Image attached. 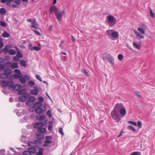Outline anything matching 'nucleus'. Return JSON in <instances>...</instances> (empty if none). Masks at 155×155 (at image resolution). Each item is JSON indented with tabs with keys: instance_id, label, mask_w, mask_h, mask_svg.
I'll return each mask as SVG.
<instances>
[{
	"instance_id": "obj_1",
	"label": "nucleus",
	"mask_w": 155,
	"mask_h": 155,
	"mask_svg": "<svg viewBox=\"0 0 155 155\" xmlns=\"http://www.w3.org/2000/svg\"><path fill=\"white\" fill-rule=\"evenodd\" d=\"M36 119L41 121L40 123H36L34 124L33 125L34 127L36 129H39L42 127L43 125L47 123V121L45 120V117H36Z\"/></svg>"
},
{
	"instance_id": "obj_2",
	"label": "nucleus",
	"mask_w": 155,
	"mask_h": 155,
	"mask_svg": "<svg viewBox=\"0 0 155 155\" xmlns=\"http://www.w3.org/2000/svg\"><path fill=\"white\" fill-rule=\"evenodd\" d=\"M124 107V106L122 103H117L114 106V109L111 112V116L118 115L120 110L122 108Z\"/></svg>"
},
{
	"instance_id": "obj_3",
	"label": "nucleus",
	"mask_w": 155,
	"mask_h": 155,
	"mask_svg": "<svg viewBox=\"0 0 155 155\" xmlns=\"http://www.w3.org/2000/svg\"><path fill=\"white\" fill-rule=\"evenodd\" d=\"M108 21L107 23L110 27H112L116 23V18L113 16L110 15L107 17Z\"/></svg>"
},
{
	"instance_id": "obj_4",
	"label": "nucleus",
	"mask_w": 155,
	"mask_h": 155,
	"mask_svg": "<svg viewBox=\"0 0 155 155\" xmlns=\"http://www.w3.org/2000/svg\"><path fill=\"white\" fill-rule=\"evenodd\" d=\"M65 14V12L64 10L62 11L54 13V15L56 16L57 20L58 21L61 20L62 16L64 15Z\"/></svg>"
},
{
	"instance_id": "obj_5",
	"label": "nucleus",
	"mask_w": 155,
	"mask_h": 155,
	"mask_svg": "<svg viewBox=\"0 0 155 155\" xmlns=\"http://www.w3.org/2000/svg\"><path fill=\"white\" fill-rule=\"evenodd\" d=\"M36 98L34 96H31L28 98V100L26 102V104L28 106H30L32 105L33 103L35 101Z\"/></svg>"
},
{
	"instance_id": "obj_6",
	"label": "nucleus",
	"mask_w": 155,
	"mask_h": 155,
	"mask_svg": "<svg viewBox=\"0 0 155 155\" xmlns=\"http://www.w3.org/2000/svg\"><path fill=\"white\" fill-rule=\"evenodd\" d=\"M105 58L110 64H112L113 66L114 65V59L111 55L108 54L106 55Z\"/></svg>"
},
{
	"instance_id": "obj_7",
	"label": "nucleus",
	"mask_w": 155,
	"mask_h": 155,
	"mask_svg": "<svg viewBox=\"0 0 155 155\" xmlns=\"http://www.w3.org/2000/svg\"><path fill=\"white\" fill-rule=\"evenodd\" d=\"M127 111L125 107L122 108L120 109L119 112V114L118 115H114L113 116H120V115H121L122 116H124L126 114Z\"/></svg>"
},
{
	"instance_id": "obj_8",
	"label": "nucleus",
	"mask_w": 155,
	"mask_h": 155,
	"mask_svg": "<svg viewBox=\"0 0 155 155\" xmlns=\"http://www.w3.org/2000/svg\"><path fill=\"white\" fill-rule=\"evenodd\" d=\"M34 89H31L30 90V94L31 95H37L38 94L39 89L38 87L35 86L34 87Z\"/></svg>"
},
{
	"instance_id": "obj_9",
	"label": "nucleus",
	"mask_w": 155,
	"mask_h": 155,
	"mask_svg": "<svg viewBox=\"0 0 155 155\" xmlns=\"http://www.w3.org/2000/svg\"><path fill=\"white\" fill-rule=\"evenodd\" d=\"M57 7L56 5H53L50 7L49 10V13L50 14H51L52 13L54 12V13H56L58 12Z\"/></svg>"
},
{
	"instance_id": "obj_10",
	"label": "nucleus",
	"mask_w": 155,
	"mask_h": 155,
	"mask_svg": "<svg viewBox=\"0 0 155 155\" xmlns=\"http://www.w3.org/2000/svg\"><path fill=\"white\" fill-rule=\"evenodd\" d=\"M27 95H21L18 97V100L20 102L25 101L27 100L28 98V96H29V94H26Z\"/></svg>"
},
{
	"instance_id": "obj_11",
	"label": "nucleus",
	"mask_w": 155,
	"mask_h": 155,
	"mask_svg": "<svg viewBox=\"0 0 155 155\" xmlns=\"http://www.w3.org/2000/svg\"><path fill=\"white\" fill-rule=\"evenodd\" d=\"M119 35L118 32L114 30L111 39L113 40H115L119 37Z\"/></svg>"
},
{
	"instance_id": "obj_12",
	"label": "nucleus",
	"mask_w": 155,
	"mask_h": 155,
	"mask_svg": "<svg viewBox=\"0 0 155 155\" xmlns=\"http://www.w3.org/2000/svg\"><path fill=\"white\" fill-rule=\"evenodd\" d=\"M11 46L9 45H6L5 47L2 49H0V54H1L2 52L5 54L7 53L9 51H8V48H10Z\"/></svg>"
},
{
	"instance_id": "obj_13",
	"label": "nucleus",
	"mask_w": 155,
	"mask_h": 155,
	"mask_svg": "<svg viewBox=\"0 0 155 155\" xmlns=\"http://www.w3.org/2000/svg\"><path fill=\"white\" fill-rule=\"evenodd\" d=\"M113 30L108 29L105 32V35L107 36L108 37L111 39L113 33Z\"/></svg>"
},
{
	"instance_id": "obj_14",
	"label": "nucleus",
	"mask_w": 155,
	"mask_h": 155,
	"mask_svg": "<svg viewBox=\"0 0 155 155\" xmlns=\"http://www.w3.org/2000/svg\"><path fill=\"white\" fill-rule=\"evenodd\" d=\"M28 76L27 75H25L24 77L21 76L19 79V80L20 82L23 84H24L26 82V78H28Z\"/></svg>"
},
{
	"instance_id": "obj_15",
	"label": "nucleus",
	"mask_w": 155,
	"mask_h": 155,
	"mask_svg": "<svg viewBox=\"0 0 155 155\" xmlns=\"http://www.w3.org/2000/svg\"><path fill=\"white\" fill-rule=\"evenodd\" d=\"M8 86L9 89L13 90V89L14 88V86H15L14 82L12 81H9V84H8Z\"/></svg>"
},
{
	"instance_id": "obj_16",
	"label": "nucleus",
	"mask_w": 155,
	"mask_h": 155,
	"mask_svg": "<svg viewBox=\"0 0 155 155\" xmlns=\"http://www.w3.org/2000/svg\"><path fill=\"white\" fill-rule=\"evenodd\" d=\"M31 24L32 25H31V28H32L35 29H38L37 27L38 26H39V25L38 23H37L35 21H34L32 22Z\"/></svg>"
},
{
	"instance_id": "obj_17",
	"label": "nucleus",
	"mask_w": 155,
	"mask_h": 155,
	"mask_svg": "<svg viewBox=\"0 0 155 155\" xmlns=\"http://www.w3.org/2000/svg\"><path fill=\"white\" fill-rule=\"evenodd\" d=\"M9 81L7 80H2L1 82V85L3 87H5L8 86L9 84Z\"/></svg>"
},
{
	"instance_id": "obj_18",
	"label": "nucleus",
	"mask_w": 155,
	"mask_h": 155,
	"mask_svg": "<svg viewBox=\"0 0 155 155\" xmlns=\"http://www.w3.org/2000/svg\"><path fill=\"white\" fill-rule=\"evenodd\" d=\"M18 94L19 95H25L27 94V91L25 89H22L18 91Z\"/></svg>"
},
{
	"instance_id": "obj_19",
	"label": "nucleus",
	"mask_w": 155,
	"mask_h": 155,
	"mask_svg": "<svg viewBox=\"0 0 155 155\" xmlns=\"http://www.w3.org/2000/svg\"><path fill=\"white\" fill-rule=\"evenodd\" d=\"M16 50L17 51V54L16 55L19 58L23 57V55L20 52V50H19L17 47H15Z\"/></svg>"
},
{
	"instance_id": "obj_20",
	"label": "nucleus",
	"mask_w": 155,
	"mask_h": 155,
	"mask_svg": "<svg viewBox=\"0 0 155 155\" xmlns=\"http://www.w3.org/2000/svg\"><path fill=\"white\" fill-rule=\"evenodd\" d=\"M42 106V104L40 102H36L33 107L34 108H36L38 107H41Z\"/></svg>"
},
{
	"instance_id": "obj_21",
	"label": "nucleus",
	"mask_w": 155,
	"mask_h": 155,
	"mask_svg": "<svg viewBox=\"0 0 155 155\" xmlns=\"http://www.w3.org/2000/svg\"><path fill=\"white\" fill-rule=\"evenodd\" d=\"M12 70L10 69H6L4 70V72L7 76H8V75L12 73Z\"/></svg>"
},
{
	"instance_id": "obj_22",
	"label": "nucleus",
	"mask_w": 155,
	"mask_h": 155,
	"mask_svg": "<svg viewBox=\"0 0 155 155\" xmlns=\"http://www.w3.org/2000/svg\"><path fill=\"white\" fill-rule=\"evenodd\" d=\"M133 44L135 48L139 50L140 49L141 44L140 43L134 41Z\"/></svg>"
},
{
	"instance_id": "obj_23",
	"label": "nucleus",
	"mask_w": 155,
	"mask_h": 155,
	"mask_svg": "<svg viewBox=\"0 0 155 155\" xmlns=\"http://www.w3.org/2000/svg\"><path fill=\"white\" fill-rule=\"evenodd\" d=\"M43 110L41 107L35 108V112L36 113L40 114L43 112Z\"/></svg>"
},
{
	"instance_id": "obj_24",
	"label": "nucleus",
	"mask_w": 155,
	"mask_h": 155,
	"mask_svg": "<svg viewBox=\"0 0 155 155\" xmlns=\"http://www.w3.org/2000/svg\"><path fill=\"white\" fill-rule=\"evenodd\" d=\"M21 88V86L18 84H15V85L14 86V88L13 89V90L15 91H18V90L20 89Z\"/></svg>"
},
{
	"instance_id": "obj_25",
	"label": "nucleus",
	"mask_w": 155,
	"mask_h": 155,
	"mask_svg": "<svg viewBox=\"0 0 155 155\" xmlns=\"http://www.w3.org/2000/svg\"><path fill=\"white\" fill-rule=\"evenodd\" d=\"M52 144V141H45L44 143L43 144V146L47 147L51 146Z\"/></svg>"
},
{
	"instance_id": "obj_26",
	"label": "nucleus",
	"mask_w": 155,
	"mask_h": 155,
	"mask_svg": "<svg viewBox=\"0 0 155 155\" xmlns=\"http://www.w3.org/2000/svg\"><path fill=\"white\" fill-rule=\"evenodd\" d=\"M28 150L31 153V154L32 153H35L36 152V150L35 148L30 147L28 148Z\"/></svg>"
},
{
	"instance_id": "obj_27",
	"label": "nucleus",
	"mask_w": 155,
	"mask_h": 155,
	"mask_svg": "<svg viewBox=\"0 0 155 155\" xmlns=\"http://www.w3.org/2000/svg\"><path fill=\"white\" fill-rule=\"evenodd\" d=\"M9 59V56H6V58H0V64L3 63L5 62V60H8Z\"/></svg>"
},
{
	"instance_id": "obj_28",
	"label": "nucleus",
	"mask_w": 155,
	"mask_h": 155,
	"mask_svg": "<svg viewBox=\"0 0 155 155\" xmlns=\"http://www.w3.org/2000/svg\"><path fill=\"white\" fill-rule=\"evenodd\" d=\"M38 132L39 133L44 134L46 132V130L45 128H42V127L38 129Z\"/></svg>"
},
{
	"instance_id": "obj_29",
	"label": "nucleus",
	"mask_w": 155,
	"mask_h": 155,
	"mask_svg": "<svg viewBox=\"0 0 155 155\" xmlns=\"http://www.w3.org/2000/svg\"><path fill=\"white\" fill-rule=\"evenodd\" d=\"M2 35V36L4 38H8L10 36L9 34L6 31H5L3 32Z\"/></svg>"
},
{
	"instance_id": "obj_30",
	"label": "nucleus",
	"mask_w": 155,
	"mask_h": 155,
	"mask_svg": "<svg viewBox=\"0 0 155 155\" xmlns=\"http://www.w3.org/2000/svg\"><path fill=\"white\" fill-rule=\"evenodd\" d=\"M18 67V65L17 63L11 64V68L12 69L17 68Z\"/></svg>"
},
{
	"instance_id": "obj_31",
	"label": "nucleus",
	"mask_w": 155,
	"mask_h": 155,
	"mask_svg": "<svg viewBox=\"0 0 155 155\" xmlns=\"http://www.w3.org/2000/svg\"><path fill=\"white\" fill-rule=\"evenodd\" d=\"M44 135L41 134H38L37 135V138L39 140H42L44 139Z\"/></svg>"
},
{
	"instance_id": "obj_32",
	"label": "nucleus",
	"mask_w": 155,
	"mask_h": 155,
	"mask_svg": "<svg viewBox=\"0 0 155 155\" xmlns=\"http://www.w3.org/2000/svg\"><path fill=\"white\" fill-rule=\"evenodd\" d=\"M135 33L136 34V35L137 36V37H139L140 38V39H143L144 38V36L143 35H141L137 31H135Z\"/></svg>"
},
{
	"instance_id": "obj_33",
	"label": "nucleus",
	"mask_w": 155,
	"mask_h": 155,
	"mask_svg": "<svg viewBox=\"0 0 155 155\" xmlns=\"http://www.w3.org/2000/svg\"><path fill=\"white\" fill-rule=\"evenodd\" d=\"M44 151L43 149L42 148H40L38 151L36 153V155H42Z\"/></svg>"
},
{
	"instance_id": "obj_34",
	"label": "nucleus",
	"mask_w": 155,
	"mask_h": 155,
	"mask_svg": "<svg viewBox=\"0 0 155 155\" xmlns=\"http://www.w3.org/2000/svg\"><path fill=\"white\" fill-rule=\"evenodd\" d=\"M9 54L11 55H14L16 53V52L15 50L11 49L9 50L8 51Z\"/></svg>"
},
{
	"instance_id": "obj_35",
	"label": "nucleus",
	"mask_w": 155,
	"mask_h": 155,
	"mask_svg": "<svg viewBox=\"0 0 155 155\" xmlns=\"http://www.w3.org/2000/svg\"><path fill=\"white\" fill-rule=\"evenodd\" d=\"M20 64L24 67H25L26 66V61H25L22 60L20 61Z\"/></svg>"
},
{
	"instance_id": "obj_36",
	"label": "nucleus",
	"mask_w": 155,
	"mask_h": 155,
	"mask_svg": "<svg viewBox=\"0 0 155 155\" xmlns=\"http://www.w3.org/2000/svg\"><path fill=\"white\" fill-rule=\"evenodd\" d=\"M8 77V76H7L4 73H2L0 74V78L2 79H5L7 78Z\"/></svg>"
},
{
	"instance_id": "obj_37",
	"label": "nucleus",
	"mask_w": 155,
	"mask_h": 155,
	"mask_svg": "<svg viewBox=\"0 0 155 155\" xmlns=\"http://www.w3.org/2000/svg\"><path fill=\"white\" fill-rule=\"evenodd\" d=\"M46 141H52V137L51 136H46L45 137Z\"/></svg>"
},
{
	"instance_id": "obj_38",
	"label": "nucleus",
	"mask_w": 155,
	"mask_h": 155,
	"mask_svg": "<svg viewBox=\"0 0 155 155\" xmlns=\"http://www.w3.org/2000/svg\"><path fill=\"white\" fill-rule=\"evenodd\" d=\"M6 12L5 8H2L0 9V13L2 15H3L6 13Z\"/></svg>"
},
{
	"instance_id": "obj_39",
	"label": "nucleus",
	"mask_w": 155,
	"mask_h": 155,
	"mask_svg": "<svg viewBox=\"0 0 155 155\" xmlns=\"http://www.w3.org/2000/svg\"><path fill=\"white\" fill-rule=\"evenodd\" d=\"M81 72L87 75V76H89L90 75L88 73L86 70L85 69H83L81 70Z\"/></svg>"
},
{
	"instance_id": "obj_40",
	"label": "nucleus",
	"mask_w": 155,
	"mask_h": 155,
	"mask_svg": "<svg viewBox=\"0 0 155 155\" xmlns=\"http://www.w3.org/2000/svg\"><path fill=\"white\" fill-rule=\"evenodd\" d=\"M22 76V74H15L14 75L13 77L15 79H19V78Z\"/></svg>"
},
{
	"instance_id": "obj_41",
	"label": "nucleus",
	"mask_w": 155,
	"mask_h": 155,
	"mask_svg": "<svg viewBox=\"0 0 155 155\" xmlns=\"http://www.w3.org/2000/svg\"><path fill=\"white\" fill-rule=\"evenodd\" d=\"M4 65H5V67L6 68H9L10 67H11V64L10 62H5Z\"/></svg>"
},
{
	"instance_id": "obj_42",
	"label": "nucleus",
	"mask_w": 155,
	"mask_h": 155,
	"mask_svg": "<svg viewBox=\"0 0 155 155\" xmlns=\"http://www.w3.org/2000/svg\"><path fill=\"white\" fill-rule=\"evenodd\" d=\"M140 28H142L144 30H146L147 29V27L145 24H141Z\"/></svg>"
},
{
	"instance_id": "obj_43",
	"label": "nucleus",
	"mask_w": 155,
	"mask_h": 155,
	"mask_svg": "<svg viewBox=\"0 0 155 155\" xmlns=\"http://www.w3.org/2000/svg\"><path fill=\"white\" fill-rule=\"evenodd\" d=\"M138 31L141 34H145L146 30H144L142 28H137Z\"/></svg>"
},
{
	"instance_id": "obj_44",
	"label": "nucleus",
	"mask_w": 155,
	"mask_h": 155,
	"mask_svg": "<svg viewBox=\"0 0 155 155\" xmlns=\"http://www.w3.org/2000/svg\"><path fill=\"white\" fill-rule=\"evenodd\" d=\"M33 50L39 51L41 49V48L40 47L33 46Z\"/></svg>"
},
{
	"instance_id": "obj_45",
	"label": "nucleus",
	"mask_w": 155,
	"mask_h": 155,
	"mask_svg": "<svg viewBox=\"0 0 155 155\" xmlns=\"http://www.w3.org/2000/svg\"><path fill=\"white\" fill-rule=\"evenodd\" d=\"M23 155H31V153H30L28 150L23 151Z\"/></svg>"
},
{
	"instance_id": "obj_46",
	"label": "nucleus",
	"mask_w": 155,
	"mask_h": 155,
	"mask_svg": "<svg viewBox=\"0 0 155 155\" xmlns=\"http://www.w3.org/2000/svg\"><path fill=\"white\" fill-rule=\"evenodd\" d=\"M35 84V82L32 81H29L28 83V85L30 86L31 87H32Z\"/></svg>"
},
{
	"instance_id": "obj_47",
	"label": "nucleus",
	"mask_w": 155,
	"mask_h": 155,
	"mask_svg": "<svg viewBox=\"0 0 155 155\" xmlns=\"http://www.w3.org/2000/svg\"><path fill=\"white\" fill-rule=\"evenodd\" d=\"M14 72L16 74H22L20 70L15 69L14 70Z\"/></svg>"
},
{
	"instance_id": "obj_48",
	"label": "nucleus",
	"mask_w": 155,
	"mask_h": 155,
	"mask_svg": "<svg viewBox=\"0 0 155 155\" xmlns=\"http://www.w3.org/2000/svg\"><path fill=\"white\" fill-rule=\"evenodd\" d=\"M124 58L123 55L121 54H119L118 56V58L119 60L121 61Z\"/></svg>"
},
{
	"instance_id": "obj_49",
	"label": "nucleus",
	"mask_w": 155,
	"mask_h": 155,
	"mask_svg": "<svg viewBox=\"0 0 155 155\" xmlns=\"http://www.w3.org/2000/svg\"><path fill=\"white\" fill-rule=\"evenodd\" d=\"M131 154V155H141V153L140 152L136 151L132 153Z\"/></svg>"
},
{
	"instance_id": "obj_50",
	"label": "nucleus",
	"mask_w": 155,
	"mask_h": 155,
	"mask_svg": "<svg viewBox=\"0 0 155 155\" xmlns=\"http://www.w3.org/2000/svg\"><path fill=\"white\" fill-rule=\"evenodd\" d=\"M28 49L32 51H33V46H32V44L31 43H29L28 45Z\"/></svg>"
},
{
	"instance_id": "obj_51",
	"label": "nucleus",
	"mask_w": 155,
	"mask_h": 155,
	"mask_svg": "<svg viewBox=\"0 0 155 155\" xmlns=\"http://www.w3.org/2000/svg\"><path fill=\"white\" fill-rule=\"evenodd\" d=\"M7 5L8 6H10L11 5V2H13L14 0H6Z\"/></svg>"
},
{
	"instance_id": "obj_52",
	"label": "nucleus",
	"mask_w": 155,
	"mask_h": 155,
	"mask_svg": "<svg viewBox=\"0 0 155 155\" xmlns=\"http://www.w3.org/2000/svg\"><path fill=\"white\" fill-rule=\"evenodd\" d=\"M0 25L3 27H5L6 26V24L5 22L3 21H0Z\"/></svg>"
},
{
	"instance_id": "obj_53",
	"label": "nucleus",
	"mask_w": 155,
	"mask_h": 155,
	"mask_svg": "<svg viewBox=\"0 0 155 155\" xmlns=\"http://www.w3.org/2000/svg\"><path fill=\"white\" fill-rule=\"evenodd\" d=\"M5 68V65L0 64V71H2Z\"/></svg>"
},
{
	"instance_id": "obj_54",
	"label": "nucleus",
	"mask_w": 155,
	"mask_h": 155,
	"mask_svg": "<svg viewBox=\"0 0 155 155\" xmlns=\"http://www.w3.org/2000/svg\"><path fill=\"white\" fill-rule=\"evenodd\" d=\"M128 123L132 124L136 126H137V125L136 123L135 122L132 121H129Z\"/></svg>"
},
{
	"instance_id": "obj_55",
	"label": "nucleus",
	"mask_w": 155,
	"mask_h": 155,
	"mask_svg": "<svg viewBox=\"0 0 155 155\" xmlns=\"http://www.w3.org/2000/svg\"><path fill=\"white\" fill-rule=\"evenodd\" d=\"M139 129H140L142 127V123L140 121H138L137 122Z\"/></svg>"
},
{
	"instance_id": "obj_56",
	"label": "nucleus",
	"mask_w": 155,
	"mask_h": 155,
	"mask_svg": "<svg viewBox=\"0 0 155 155\" xmlns=\"http://www.w3.org/2000/svg\"><path fill=\"white\" fill-rule=\"evenodd\" d=\"M150 14L151 17L152 18H153L154 17V14L153 13V11L151 9H150Z\"/></svg>"
},
{
	"instance_id": "obj_57",
	"label": "nucleus",
	"mask_w": 155,
	"mask_h": 155,
	"mask_svg": "<svg viewBox=\"0 0 155 155\" xmlns=\"http://www.w3.org/2000/svg\"><path fill=\"white\" fill-rule=\"evenodd\" d=\"M13 60L15 61H18L19 60L20 58L16 55L14 56Z\"/></svg>"
},
{
	"instance_id": "obj_58",
	"label": "nucleus",
	"mask_w": 155,
	"mask_h": 155,
	"mask_svg": "<svg viewBox=\"0 0 155 155\" xmlns=\"http://www.w3.org/2000/svg\"><path fill=\"white\" fill-rule=\"evenodd\" d=\"M13 1L15 3H16L18 5L20 4L21 3V1L20 0H14Z\"/></svg>"
},
{
	"instance_id": "obj_59",
	"label": "nucleus",
	"mask_w": 155,
	"mask_h": 155,
	"mask_svg": "<svg viewBox=\"0 0 155 155\" xmlns=\"http://www.w3.org/2000/svg\"><path fill=\"white\" fill-rule=\"evenodd\" d=\"M38 99L39 101V102H41V103L42 102H43L44 101V98L42 97H39L38 98Z\"/></svg>"
},
{
	"instance_id": "obj_60",
	"label": "nucleus",
	"mask_w": 155,
	"mask_h": 155,
	"mask_svg": "<svg viewBox=\"0 0 155 155\" xmlns=\"http://www.w3.org/2000/svg\"><path fill=\"white\" fill-rule=\"evenodd\" d=\"M128 127L129 129H132L134 132H135L136 131L135 129L132 125L129 126Z\"/></svg>"
},
{
	"instance_id": "obj_61",
	"label": "nucleus",
	"mask_w": 155,
	"mask_h": 155,
	"mask_svg": "<svg viewBox=\"0 0 155 155\" xmlns=\"http://www.w3.org/2000/svg\"><path fill=\"white\" fill-rule=\"evenodd\" d=\"M34 31L37 35L39 36H40L41 35L40 33L38 31L36 30H34Z\"/></svg>"
},
{
	"instance_id": "obj_62",
	"label": "nucleus",
	"mask_w": 155,
	"mask_h": 155,
	"mask_svg": "<svg viewBox=\"0 0 155 155\" xmlns=\"http://www.w3.org/2000/svg\"><path fill=\"white\" fill-rule=\"evenodd\" d=\"M35 77L37 79L39 80L40 81H42L40 77V76L39 75H35Z\"/></svg>"
},
{
	"instance_id": "obj_63",
	"label": "nucleus",
	"mask_w": 155,
	"mask_h": 155,
	"mask_svg": "<svg viewBox=\"0 0 155 155\" xmlns=\"http://www.w3.org/2000/svg\"><path fill=\"white\" fill-rule=\"evenodd\" d=\"M47 115L48 116H52L51 112L50 110H48L46 113Z\"/></svg>"
},
{
	"instance_id": "obj_64",
	"label": "nucleus",
	"mask_w": 155,
	"mask_h": 155,
	"mask_svg": "<svg viewBox=\"0 0 155 155\" xmlns=\"http://www.w3.org/2000/svg\"><path fill=\"white\" fill-rule=\"evenodd\" d=\"M64 43V40H62L60 42V43L59 45V46L60 47H62V45Z\"/></svg>"
}]
</instances>
